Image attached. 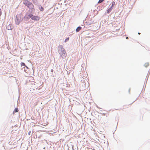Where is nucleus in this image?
<instances>
[{
	"instance_id": "1",
	"label": "nucleus",
	"mask_w": 150,
	"mask_h": 150,
	"mask_svg": "<svg viewBox=\"0 0 150 150\" xmlns=\"http://www.w3.org/2000/svg\"><path fill=\"white\" fill-rule=\"evenodd\" d=\"M58 51L61 57L64 59L67 56V53L65 50L63 48L62 45H59L58 48Z\"/></svg>"
},
{
	"instance_id": "2",
	"label": "nucleus",
	"mask_w": 150,
	"mask_h": 150,
	"mask_svg": "<svg viewBox=\"0 0 150 150\" xmlns=\"http://www.w3.org/2000/svg\"><path fill=\"white\" fill-rule=\"evenodd\" d=\"M15 20L16 24L17 25H18L21 22L23 21V17L22 18L21 15L20 14H17L16 16Z\"/></svg>"
},
{
	"instance_id": "3",
	"label": "nucleus",
	"mask_w": 150,
	"mask_h": 150,
	"mask_svg": "<svg viewBox=\"0 0 150 150\" xmlns=\"http://www.w3.org/2000/svg\"><path fill=\"white\" fill-rule=\"evenodd\" d=\"M29 9L34 8V5L33 3L28 0H26L23 3Z\"/></svg>"
},
{
	"instance_id": "4",
	"label": "nucleus",
	"mask_w": 150,
	"mask_h": 150,
	"mask_svg": "<svg viewBox=\"0 0 150 150\" xmlns=\"http://www.w3.org/2000/svg\"><path fill=\"white\" fill-rule=\"evenodd\" d=\"M31 18L30 14H26L23 17V21L24 23H28L30 22L29 20Z\"/></svg>"
},
{
	"instance_id": "5",
	"label": "nucleus",
	"mask_w": 150,
	"mask_h": 150,
	"mask_svg": "<svg viewBox=\"0 0 150 150\" xmlns=\"http://www.w3.org/2000/svg\"><path fill=\"white\" fill-rule=\"evenodd\" d=\"M31 15V19L34 21H39L40 17L39 16H34L33 15V14L31 15Z\"/></svg>"
},
{
	"instance_id": "6",
	"label": "nucleus",
	"mask_w": 150,
	"mask_h": 150,
	"mask_svg": "<svg viewBox=\"0 0 150 150\" xmlns=\"http://www.w3.org/2000/svg\"><path fill=\"white\" fill-rule=\"evenodd\" d=\"M21 67H22L23 66V67L21 68V69H23L25 72H27L26 69H25V67H26V65L25 63L23 62H21Z\"/></svg>"
},
{
	"instance_id": "7",
	"label": "nucleus",
	"mask_w": 150,
	"mask_h": 150,
	"mask_svg": "<svg viewBox=\"0 0 150 150\" xmlns=\"http://www.w3.org/2000/svg\"><path fill=\"white\" fill-rule=\"evenodd\" d=\"M35 9L34 8H33L32 9H30V10L29 11V13L28 14L30 15L31 14L33 15L35 13Z\"/></svg>"
},
{
	"instance_id": "8",
	"label": "nucleus",
	"mask_w": 150,
	"mask_h": 150,
	"mask_svg": "<svg viewBox=\"0 0 150 150\" xmlns=\"http://www.w3.org/2000/svg\"><path fill=\"white\" fill-rule=\"evenodd\" d=\"M32 1L35 5L37 6H39V5L40 4L37 0H32Z\"/></svg>"
},
{
	"instance_id": "9",
	"label": "nucleus",
	"mask_w": 150,
	"mask_h": 150,
	"mask_svg": "<svg viewBox=\"0 0 150 150\" xmlns=\"http://www.w3.org/2000/svg\"><path fill=\"white\" fill-rule=\"evenodd\" d=\"M6 28L8 30H11L13 28V26L12 25L9 24L6 26Z\"/></svg>"
},
{
	"instance_id": "10",
	"label": "nucleus",
	"mask_w": 150,
	"mask_h": 150,
	"mask_svg": "<svg viewBox=\"0 0 150 150\" xmlns=\"http://www.w3.org/2000/svg\"><path fill=\"white\" fill-rule=\"evenodd\" d=\"M38 7L40 11H44V8L43 7L41 6L40 4L39 5V6H38Z\"/></svg>"
},
{
	"instance_id": "11",
	"label": "nucleus",
	"mask_w": 150,
	"mask_h": 150,
	"mask_svg": "<svg viewBox=\"0 0 150 150\" xmlns=\"http://www.w3.org/2000/svg\"><path fill=\"white\" fill-rule=\"evenodd\" d=\"M82 27L81 26H78L76 29V31L77 33L79 32L81 29Z\"/></svg>"
},
{
	"instance_id": "12",
	"label": "nucleus",
	"mask_w": 150,
	"mask_h": 150,
	"mask_svg": "<svg viewBox=\"0 0 150 150\" xmlns=\"http://www.w3.org/2000/svg\"><path fill=\"white\" fill-rule=\"evenodd\" d=\"M112 7H110L107 11V13H110V12L112 11Z\"/></svg>"
},
{
	"instance_id": "13",
	"label": "nucleus",
	"mask_w": 150,
	"mask_h": 150,
	"mask_svg": "<svg viewBox=\"0 0 150 150\" xmlns=\"http://www.w3.org/2000/svg\"><path fill=\"white\" fill-rule=\"evenodd\" d=\"M18 108H15L13 111V113H15L16 112H18Z\"/></svg>"
},
{
	"instance_id": "14",
	"label": "nucleus",
	"mask_w": 150,
	"mask_h": 150,
	"mask_svg": "<svg viewBox=\"0 0 150 150\" xmlns=\"http://www.w3.org/2000/svg\"><path fill=\"white\" fill-rule=\"evenodd\" d=\"M115 4V3L114 1H113L112 2V6L111 7H112H112L114 6Z\"/></svg>"
},
{
	"instance_id": "15",
	"label": "nucleus",
	"mask_w": 150,
	"mask_h": 150,
	"mask_svg": "<svg viewBox=\"0 0 150 150\" xmlns=\"http://www.w3.org/2000/svg\"><path fill=\"white\" fill-rule=\"evenodd\" d=\"M69 40V38L68 37L67 38H66L64 42H67Z\"/></svg>"
},
{
	"instance_id": "16",
	"label": "nucleus",
	"mask_w": 150,
	"mask_h": 150,
	"mask_svg": "<svg viewBox=\"0 0 150 150\" xmlns=\"http://www.w3.org/2000/svg\"><path fill=\"white\" fill-rule=\"evenodd\" d=\"M104 0H99L98 2V3H101Z\"/></svg>"
},
{
	"instance_id": "17",
	"label": "nucleus",
	"mask_w": 150,
	"mask_h": 150,
	"mask_svg": "<svg viewBox=\"0 0 150 150\" xmlns=\"http://www.w3.org/2000/svg\"><path fill=\"white\" fill-rule=\"evenodd\" d=\"M2 11L1 8H0V16H1L2 14Z\"/></svg>"
},
{
	"instance_id": "18",
	"label": "nucleus",
	"mask_w": 150,
	"mask_h": 150,
	"mask_svg": "<svg viewBox=\"0 0 150 150\" xmlns=\"http://www.w3.org/2000/svg\"><path fill=\"white\" fill-rule=\"evenodd\" d=\"M31 133V131H30L28 133V134L29 135H30V134Z\"/></svg>"
},
{
	"instance_id": "19",
	"label": "nucleus",
	"mask_w": 150,
	"mask_h": 150,
	"mask_svg": "<svg viewBox=\"0 0 150 150\" xmlns=\"http://www.w3.org/2000/svg\"><path fill=\"white\" fill-rule=\"evenodd\" d=\"M82 34L81 35H80L81 37L82 36ZM81 38H82L81 40H82L83 39V40H84V38L83 37H81Z\"/></svg>"
},
{
	"instance_id": "20",
	"label": "nucleus",
	"mask_w": 150,
	"mask_h": 150,
	"mask_svg": "<svg viewBox=\"0 0 150 150\" xmlns=\"http://www.w3.org/2000/svg\"><path fill=\"white\" fill-rule=\"evenodd\" d=\"M53 71H54V70L53 69H51L50 71L52 73L53 72Z\"/></svg>"
},
{
	"instance_id": "21",
	"label": "nucleus",
	"mask_w": 150,
	"mask_h": 150,
	"mask_svg": "<svg viewBox=\"0 0 150 150\" xmlns=\"http://www.w3.org/2000/svg\"><path fill=\"white\" fill-rule=\"evenodd\" d=\"M25 67L26 68V69H29L28 67L27 66H26Z\"/></svg>"
},
{
	"instance_id": "22",
	"label": "nucleus",
	"mask_w": 150,
	"mask_h": 150,
	"mask_svg": "<svg viewBox=\"0 0 150 150\" xmlns=\"http://www.w3.org/2000/svg\"><path fill=\"white\" fill-rule=\"evenodd\" d=\"M88 148V149H89L90 148V147H89V146L88 147H87V148Z\"/></svg>"
},
{
	"instance_id": "23",
	"label": "nucleus",
	"mask_w": 150,
	"mask_h": 150,
	"mask_svg": "<svg viewBox=\"0 0 150 150\" xmlns=\"http://www.w3.org/2000/svg\"><path fill=\"white\" fill-rule=\"evenodd\" d=\"M128 37H126V39H128Z\"/></svg>"
},
{
	"instance_id": "24",
	"label": "nucleus",
	"mask_w": 150,
	"mask_h": 150,
	"mask_svg": "<svg viewBox=\"0 0 150 150\" xmlns=\"http://www.w3.org/2000/svg\"><path fill=\"white\" fill-rule=\"evenodd\" d=\"M138 34H139V35H140V33H138Z\"/></svg>"
},
{
	"instance_id": "25",
	"label": "nucleus",
	"mask_w": 150,
	"mask_h": 150,
	"mask_svg": "<svg viewBox=\"0 0 150 150\" xmlns=\"http://www.w3.org/2000/svg\"><path fill=\"white\" fill-rule=\"evenodd\" d=\"M52 74H52H52H51V76H52Z\"/></svg>"
},
{
	"instance_id": "26",
	"label": "nucleus",
	"mask_w": 150,
	"mask_h": 150,
	"mask_svg": "<svg viewBox=\"0 0 150 150\" xmlns=\"http://www.w3.org/2000/svg\"><path fill=\"white\" fill-rule=\"evenodd\" d=\"M84 21H83V23H84Z\"/></svg>"
},
{
	"instance_id": "27",
	"label": "nucleus",
	"mask_w": 150,
	"mask_h": 150,
	"mask_svg": "<svg viewBox=\"0 0 150 150\" xmlns=\"http://www.w3.org/2000/svg\"><path fill=\"white\" fill-rule=\"evenodd\" d=\"M81 66L82 67V68H83V66Z\"/></svg>"
}]
</instances>
